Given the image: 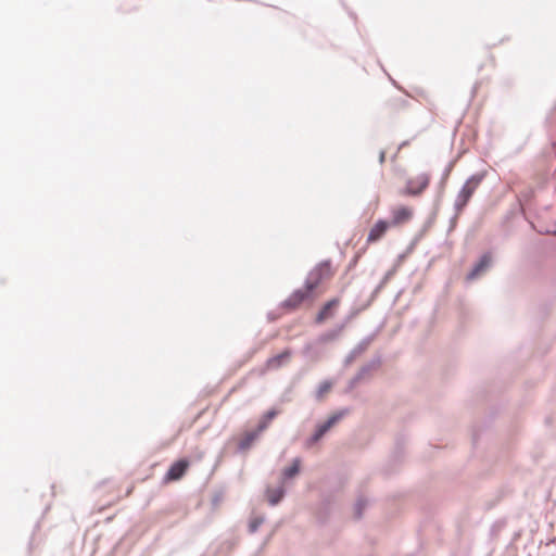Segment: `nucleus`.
Wrapping results in <instances>:
<instances>
[{
    "label": "nucleus",
    "instance_id": "obj_23",
    "mask_svg": "<svg viewBox=\"0 0 556 556\" xmlns=\"http://www.w3.org/2000/svg\"><path fill=\"white\" fill-rule=\"evenodd\" d=\"M365 505H366V501L365 500H363V498L357 500V502L355 504V516L357 518L362 517V510L365 507Z\"/></svg>",
    "mask_w": 556,
    "mask_h": 556
},
{
    "label": "nucleus",
    "instance_id": "obj_21",
    "mask_svg": "<svg viewBox=\"0 0 556 556\" xmlns=\"http://www.w3.org/2000/svg\"><path fill=\"white\" fill-rule=\"evenodd\" d=\"M391 271H388L384 277L382 278V280L380 281V283L375 288V290L372 291V294H371V300L375 299L377 296V294L380 292V290L384 287V285L387 283V281L389 280V278L391 277Z\"/></svg>",
    "mask_w": 556,
    "mask_h": 556
},
{
    "label": "nucleus",
    "instance_id": "obj_5",
    "mask_svg": "<svg viewBox=\"0 0 556 556\" xmlns=\"http://www.w3.org/2000/svg\"><path fill=\"white\" fill-rule=\"evenodd\" d=\"M492 265V254L485 252L481 255L479 261L473 265L472 269L467 274V280H475L485 273Z\"/></svg>",
    "mask_w": 556,
    "mask_h": 556
},
{
    "label": "nucleus",
    "instance_id": "obj_16",
    "mask_svg": "<svg viewBox=\"0 0 556 556\" xmlns=\"http://www.w3.org/2000/svg\"><path fill=\"white\" fill-rule=\"evenodd\" d=\"M300 468H301V458L300 457H295L292 460L291 466L286 467L282 470V472H281V480H282V482L286 481V480L294 478L300 472Z\"/></svg>",
    "mask_w": 556,
    "mask_h": 556
},
{
    "label": "nucleus",
    "instance_id": "obj_6",
    "mask_svg": "<svg viewBox=\"0 0 556 556\" xmlns=\"http://www.w3.org/2000/svg\"><path fill=\"white\" fill-rule=\"evenodd\" d=\"M374 334L364 338L345 357L344 366H350L358 356H361L370 345Z\"/></svg>",
    "mask_w": 556,
    "mask_h": 556
},
{
    "label": "nucleus",
    "instance_id": "obj_3",
    "mask_svg": "<svg viewBox=\"0 0 556 556\" xmlns=\"http://www.w3.org/2000/svg\"><path fill=\"white\" fill-rule=\"evenodd\" d=\"M331 276V263L330 261H323L315 268H313L306 279L304 287L307 291H314L315 288L319 285V282Z\"/></svg>",
    "mask_w": 556,
    "mask_h": 556
},
{
    "label": "nucleus",
    "instance_id": "obj_8",
    "mask_svg": "<svg viewBox=\"0 0 556 556\" xmlns=\"http://www.w3.org/2000/svg\"><path fill=\"white\" fill-rule=\"evenodd\" d=\"M312 291H307V289L302 290L298 289L293 291V293L286 299L281 305L286 308H295L299 304H301L305 299L309 296Z\"/></svg>",
    "mask_w": 556,
    "mask_h": 556
},
{
    "label": "nucleus",
    "instance_id": "obj_10",
    "mask_svg": "<svg viewBox=\"0 0 556 556\" xmlns=\"http://www.w3.org/2000/svg\"><path fill=\"white\" fill-rule=\"evenodd\" d=\"M381 364V357L379 355L372 357L367 364L363 365L356 374V380H363L376 370Z\"/></svg>",
    "mask_w": 556,
    "mask_h": 556
},
{
    "label": "nucleus",
    "instance_id": "obj_17",
    "mask_svg": "<svg viewBox=\"0 0 556 556\" xmlns=\"http://www.w3.org/2000/svg\"><path fill=\"white\" fill-rule=\"evenodd\" d=\"M341 329H342V327H338L336 329H331V330L320 334L317 338V343L326 344L328 342L334 341L339 337Z\"/></svg>",
    "mask_w": 556,
    "mask_h": 556
},
{
    "label": "nucleus",
    "instance_id": "obj_14",
    "mask_svg": "<svg viewBox=\"0 0 556 556\" xmlns=\"http://www.w3.org/2000/svg\"><path fill=\"white\" fill-rule=\"evenodd\" d=\"M261 433L262 432L258 431L257 428L255 430L247 432L244 437L239 441L238 448L240 451L249 450Z\"/></svg>",
    "mask_w": 556,
    "mask_h": 556
},
{
    "label": "nucleus",
    "instance_id": "obj_25",
    "mask_svg": "<svg viewBox=\"0 0 556 556\" xmlns=\"http://www.w3.org/2000/svg\"><path fill=\"white\" fill-rule=\"evenodd\" d=\"M446 178H447V176H443V177H442V179H441V181H440L441 187H444V186H445V184H446Z\"/></svg>",
    "mask_w": 556,
    "mask_h": 556
},
{
    "label": "nucleus",
    "instance_id": "obj_13",
    "mask_svg": "<svg viewBox=\"0 0 556 556\" xmlns=\"http://www.w3.org/2000/svg\"><path fill=\"white\" fill-rule=\"evenodd\" d=\"M285 494H286V491L282 485L276 488V489H271L270 486H268L266 489L267 502L271 506L278 505L285 497Z\"/></svg>",
    "mask_w": 556,
    "mask_h": 556
},
{
    "label": "nucleus",
    "instance_id": "obj_15",
    "mask_svg": "<svg viewBox=\"0 0 556 556\" xmlns=\"http://www.w3.org/2000/svg\"><path fill=\"white\" fill-rule=\"evenodd\" d=\"M412 210L408 207H400L399 210L393 212L392 220L390 222L391 225H400L403 223H406L412 217Z\"/></svg>",
    "mask_w": 556,
    "mask_h": 556
},
{
    "label": "nucleus",
    "instance_id": "obj_9",
    "mask_svg": "<svg viewBox=\"0 0 556 556\" xmlns=\"http://www.w3.org/2000/svg\"><path fill=\"white\" fill-rule=\"evenodd\" d=\"M390 226H391L390 222L379 219L370 229L368 237H367V241L376 242V241L380 240L384 236V233L387 232V230L389 229Z\"/></svg>",
    "mask_w": 556,
    "mask_h": 556
},
{
    "label": "nucleus",
    "instance_id": "obj_18",
    "mask_svg": "<svg viewBox=\"0 0 556 556\" xmlns=\"http://www.w3.org/2000/svg\"><path fill=\"white\" fill-rule=\"evenodd\" d=\"M277 416V410L270 409L268 410L262 418V420L257 425L258 431L263 432L267 429L269 422Z\"/></svg>",
    "mask_w": 556,
    "mask_h": 556
},
{
    "label": "nucleus",
    "instance_id": "obj_19",
    "mask_svg": "<svg viewBox=\"0 0 556 556\" xmlns=\"http://www.w3.org/2000/svg\"><path fill=\"white\" fill-rule=\"evenodd\" d=\"M337 304V301L336 300H332V301H329L323 308L321 311L318 313L317 315V323H320L323 321L329 314L330 309L332 308V306H334Z\"/></svg>",
    "mask_w": 556,
    "mask_h": 556
},
{
    "label": "nucleus",
    "instance_id": "obj_1",
    "mask_svg": "<svg viewBox=\"0 0 556 556\" xmlns=\"http://www.w3.org/2000/svg\"><path fill=\"white\" fill-rule=\"evenodd\" d=\"M484 176H470L466 182L464 184V186L462 187V189L459 190L456 199H455V202H454V208L456 211V214L455 216L451 219V227H454L455 223H456V219H457V216L458 214L464 210V207L467 205L468 201L470 200V198L472 197L473 192L476 191V189L478 188V186L480 185L482 178Z\"/></svg>",
    "mask_w": 556,
    "mask_h": 556
},
{
    "label": "nucleus",
    "instance_id": "obj_11",
    "mask_svg": "<svg viewBox=\"0 0 556 556\" xmlns=\"http://www.w3.org/2000/svg\"><path fill=\"white\" fill-rule=\"evenodd\" d=\"M320 343H317V340L315 342H309L305 344L303 349V355L308 358L309 361L317 362L320 359L323 351L319 349Z\"/></svg>",
    "mask_w": 556,
    "mask_h": 556
},
{
    "label": "nucleus",
    "instance_id": "obj_4",
    "mask_svg": "<svg viewBox=\"0 0 556 556\" xmlns=\"http://www.w3.org/2000/svg\"><path fill=\"white\" fill-rule=\"evenodd\" d=\"M428 176H413L407 179L402 193L407 195H418L428 187Z\"/></svg>",
    "mask_w": 556,
    "mask_h": 556
},
{
    "label": "nucleus",
    "instance_id": "obj_27",
    "mask_svg": "<svg viewBox=\"0 0 556 556\" xmlns=\"http://www.w3.org/2000/svg\"><path fill=\"white\" fill-rule=\"evenodd\" d=\"M268 317H269L271 320H274V319L276 318V317H275L274 315H271V314H269V315H268Z\"/></svg>",
    "mask_w": 556,
    "mask_h": 556
},
{
    "label": "nucleus",
    "instance_id": "obj_7",
    "mask_svg": "<svg viewBox=\"0 0 556 556\" xmlns=\"http://www.w3.org/2000/svg\"><path fill=\"white\" fill-rule=\"evenodd\" d=\"M188 465L189 464L186 459L177 460L169 467L168 471L166 472L165 479L167 481H175L180 479L185 475Z\"/></svg>",
    "mask_w": 556,
    "mask_h": 556
},
{
    "label": "nucleus",
    "instance_id": "obj_12",
    "mask_svg": "<svg viewBox=\"0 0 556 556\" xmlns=\"http://www.w3.org/2000/svg\"><path fill=\"white\" fill-rule=\"evenodd\" d=\"M290 357H291V351L287 349L282 353L270 357L267 361V367L269 369H278L281 366H283L290 359Z\"/></svg>",
    "mask_w": 556,
    "mask_h": 556
},
{
    "label": "nucleus",
    "instance_id": "obj_24",
    "mask_svg": "<svg viewBox=\"0 0 556 556\" xmlns=\"http://www.w3.org/2000/svg\"><path fill=\"white\" fill-rule=\"evenodd\" d=\"M361 381H362V380H356V375H355V376L351 379V381L349 382V387H348V389H349V390L354 389V388H355V386H356L357 383H359Z\"/></svg>",
    "mask_w": 556,
    "mask_h": 556
},
{
    "label": "nucleus",
    "instance_id": "obj_20",
    "mask_svg": "<svg viewBox=\"0 0 556 556\" xmlns=\"http://www.w3.org/2000/svg\"><path fill=\"white\" fill-rule=\"evenodd\" d=\"M332 387V383L328 380L323 381L316 391V399L320 400L325 393H327Z\"/></svg>",
    "mask_w": 556,
    "mask_h": 556
},
{
    "label": "nucleus",
    "instance_id": "obj_2",
    "mask_svg": "<svg viewBox=\"0 0 556 556\" xmlns=\"http://www.w3.org/2000/svg\"><path fill=\"white\" fill-rule=\"evenodd\" d=\"M349 408H342L333 413L326 421L319 424L316 427L314 433L306 440V447H311L318 443L333 426H336L349 414Z\"/></svg>",
    "mask_w": 556,
    "mask_h": 556
},
{
    "label": "nucleus",
    "instance_id": "obj_26",
    "mask_svg": "<svg viewBox=\"0 0 556 556\" xmlns=\"http://www.w3.org/2000/svg\"><path fill=\"white\" fill-rule=\"evenodd\" d=\"M383 159H384V153L382 152L380 155V161L383 162Z\"/></svg>",
    "mask_w": 556,
    "mask_h": 556
},
{
    "label": "nucleus",
    "instance_id": "obj_22",
    "mask_svg": "<svg viewBox=\"0 0 556 556\" xmlns=\"http://www.w3.org/2000/svg\"><path fill=\"white\" fill-rule=\"evenodd\" d=\"M263 522H264L263 517H256V518L252 519L249 523V531L251 533L256 532Z\"/></svg>",
    "mask_w": 556,
    "mask_h": 556
}]
</instances>
